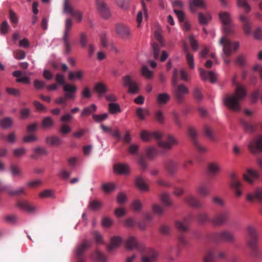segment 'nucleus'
Returning a JSON list of instances; mask_svg holds the SVG:
<instances>
[{
  "mask_svg": "<svg viewBox=\"0 0 262 262\" xmlns=\"http://www.w3.org/2000/svg\"><path fill=\"white\" fill-rule=\"evenodd\" d=\"M226 257V254L223 252L215 253L212 251H209L204 257V262H214L215 259H222Z\"/></svg>",
  "mask_w": 262,
  "mask_h": 262,
  "instance_id": "nucleus-23",
  "label": "nucleus"
},
{
  "mask_svg": "<svg viewBox=\"0 0 262 262\" xmlns=\"http://www.w3.org/2000/svg\"><path fill=\"white\" fill-rule=\"evenodd\" d=\"M8 193L11 195L21 196L26 195L27 192L25 188L20 187L17 190L8 191Z\"/></svg>",
  "mask_w": 262,
  "mask_h": 262,
  "instance_id": "nucleus-50",
  "label": "nucleus"
},
{
  "mask_svg": "<svg viewBox=\"0 0 262 262\" xmlns=\"http://www.w3.org/2000/svg\"><path fill=\"white\" fill-rule=\"evenodd\" d=\"M155 36L156 39L159 42V44L155 42L153 43L152 44L154 57L155 59H157L159 58V57L160 48L161 47H163L164 46V44L162 40V36L159 32L155 31Z\"/></svg>",
  "mask_w": 262,
  "mask_h": 262,
  "instance_id": "nucleus-17",
  "label": "nucleus"
},
{
  "mask_svg": "<svg viewBox=\"0 0 262 262\" xmlns=\"http://www.w3.org/2000/svg\"><path fill=\"white\" fill-rule=\"evenodd\" d=\"M83 76V72L81 71H78L75 72H70L69 73V78L71 80L75 79H80Z\"/></svg>",
  "mask_w": 262,
  "mask_h": 262,
  "instance_id": "nucleus-53",
  "label": "nucleus"
},
{
  "mask_svg": "<svg viewBox=\"0 0 262 262\" xmlns=\"http://www.w3.org/2000/svg\"><path fill=\"white\" fill-rule=\"evenodd\" d=\"M145 151L147 158L149 159H154L157 154L156 149L152 147H149L147 148Z\"/></svg>",
  "mask_w": 262,
  "mask_h": 262,
  "instance_id": "nucleus-54",
  "label": "nucleus"
},
{
  "mask_svg": "<svg viewBox=\"0 0 262 262\" xmlns=\"http://www.w3.org/2000/svg\"><path fill=\"white\" fill-rule=\"evenodd\" d=\"M161 200L165 206L170 207L172 206V202L168 194L166 193L162 194Z\"/></svg>",
  "mask_w": 262,
  "mask_h": 262,
  "instance_id": "nucleus-55",
  "label": "nucleus"
},
{
  "mask_svg": "<svg viewBox=\"0 0 262 262\" xmlns=\"http://www.w3.org/2000/svg\"><path fill=\"white\" fill-rule=\"evenodd\" d=\"M141 139L145 142H148L152 139L158 140V145L162 148L170 149L173 145L177 144L176 139L171 136H168L166 141L159 140L162 137V134L160 132H149L144 130L141 132L140 135Z\"/></svg>",
  "mask_w": 262,
  "mask_h": 262,
  "instance_id": "nucleus-2",
  "label": "nucleus"
},
{
  "mask_svg": "<svg viewBox=\"0 0 262 262\" xmlns=\"http://www.w3.org/2000/svg\"><path fill=\"white\" fill-rule=\"evenodd\" d=\"M91 257L93 259L96 260L98 262H106L107 260V257L98 250L93 253Z\"/></svg>",
  "mask_w": 262,
  "mask_h": 262,
  "instance_id": "nucleus-42",
  "label": "nucleus"
},
{
  "mask_svg": "<svg viewBox=\"0 0 262 262\" xmlns=\"http://www.w3.org/2000/svg\"><path fill=\"white\" fill-rule=\"evenodd\" d=\"M257 172L253 169H249L243 174L244 180L249 184H253L258 179Z\"/></svg>",
  "mask_w": 262,
  "mask_h": 262,
  "instance_id": "nucleus-24",
  "label": "nucleus"
},
{
  "mask_svg": "<svg viewBox=\"0 0 262 262\" xmlns=\"http://www.w3.org/2000/svg\"><path fill=\"white\" fill-rule=\"evenodd\" d=\"M135 184L141 190L146 191L148 190L147 186L145 183L144 179L141 177H138L135 180Z\"/></svg>",
  "mask_w": 262,
  "mask_h": 262,
  "instance_id": "nucleus-41",
  "label": "nucleus"
},
{
  "mask_svg": "<svg viewBox=\"0 0 262 262\" xmlns=\"http://www.w3.org/2000/svg\"><path fill=\"white\" fill-rule=\"evenodd\" d=\"M69 34L70 31L64 30L62 37V40L65 48V52L67 54H68L71 50V46L69 41Z\"/></svg>",
  "mask_w": 262,
  "mask_h": 262,
  "instance_id": "nucleus-33",
  "label": "nucleus"
},
{
  "mask_svg": "<svg viewBox=\"0 0 262 262\" xmlns=\"http://www.w3.org/2000/svg\"><path fill=\"white\" fill-rule=\"evenodd\" d=\"M71 132V128L67 124H62L59 128V132L62 135H67Z\"/></svg>",
  "mask_w": 262,
  "mask_h": 262,
  "instance_id": "nucleus-64",
  "label": "nucleus"
},
{
  "mask_svg": "<svg viewBox=\"0 0 262 262\" xmlns=\"http://www.w3.org/2000/svg\"><path fill=\"white\" fill-rule=\"evenodd\" d=\"M103 190L106 193H109L115 190V185L113 183H106L102 186Z\"/></svg>",
  "mask_w": 262,
  "mask_h": 262,
  "instance_id": "nucleus-60",
  "label": "nucleus"
},
{
  "mask_svg": "<svg viewBox=\"0 0 262 262\" xmlns=\"http://www.w3.org/2000/svg\"><path fill=\"white\" fill-rule=\"evenodd\" d=\"M192 218V216L191 215H189V216L184 217L181 221H176L175 224L176 228L182 232H186L188 231L189 230V225Z\"/></svg>",
  "mask_w": 262,
  "mask_h": 262,
  "instance_id": "nucleus-19",
  "label": "nucleus"
},
{
  "mask_svg": "<svg viewBox=\"0 0 262 262\" xmlns=\"http://www.w3.org/2000/svg\"><path fill=\"white\" fill-rule=\"evenodd\" d=\"M197 220L200 223H204L208 221L210 222L207 214L204 213H199L197 216Z\"/></svg>",
  "mask_w": 262,
  "mask_h": 262,
  "instance_id": "nucleus-63",
  "label": "nucleus"
},
{
  "mask_svg": "<svg viewBox=\"0 0 262 262\" xmlns=\"http://www.w3.org/2000/svg\"><path fill=\"white\" fill-rule=\"evenodd\" d=\"M240 20L244 24V31L247 34L251 33V24L250 20L245 16L242 15L240 16Z\"/></svg>",
  "mask_w": 262,
  "mask_h": 262,
  "instance_id": "nucleus-39",
  "label": "nucleus"
},
{
  "mask_svg": "<svg viewBox=\"0 0 262 262\" xmlns=\"http://www.w3.org/2000/svg\"><path fill=\"white\" fill-rule=\"evenodd\" d=\"M233 82L236 85L235 92L233 94L225 95L223 98L225 105L229 109L234 112L241 111V102L246 97L247 93L245 88L235 83V77Z\"/></svg>",
  "mask_w": 262,
  "mask_h": 262,
  "instance_id": "nucleus-1",
  "label": "nucleus"
},
{
  "mask_svg": "<svg viewBox=\"0 0 262 262\" xmlns=\"http://www.w3.org/2000/svg\"><path fill=\"white\" fill-rule=\"evenodd\" d=\"M188 136L190 138L191 141L199 152L204 153L207 151V149L201 145L198 141V133L196 129L193 127H190L187 131Z\"/></svg>",
  "mask_w": 262,
  "mask_h": 262,
  "instance_id": "nucleus-11",
  "label": "nucleus"
},
{
  "mask_svg": "<svg viewBox=\"0 0 262 262\" xmlns=\"http://www.w3.org/2000/svg\"><path fill=\"white\" fill-rule=\"evenodd\" d=\"M247 200L250 202L258 201L261 202L262 201V189L258 187L256 188L253 194L248 193Z\"/></svg>",
  "mask_w": 262,
  "mask_h": 262,
  "instance_id": "nucleus-27",
  "label": "nucleus"
},
{
  "mask_svg": "<svg viewBox=\"0 0 262 262\" xmlns=\"http://www.w3.org/2000/svg\"><path fill=\"white\" fill-rule=\"evenodd\" d=\"M158 256L157 253L154 250L148 249L141 257V262H153Z\"/></svg>",
  "mask_w": 262,
  "mask_h": 262,
  "instance_id": "nucleus-25",
  "label": "nucleus"
},
{
  "mask_svg": "<svg viewBox=\"0 0 262 262\" xmlns=\"http://www.w3.org/2000/svg\"><path fill=\"white\" fill-rule=\"evenodd\" d=\"M121 243V238L119 236H115L112 238L111 244L107 248L110 251H112L115 248L118 247Z\"/></svg>",
  "mask_w": 262,
  "mask_h": 262,
  "instance_id": "nucleus-40",
  "label": "nucleus"
},
{
  "mask_svg": "<svg viewBox=\"0 0 262 262\" xmlns=\"http://www.w3.org/2000/svg\"><path fill=\"white\" fill-rule=\"evenodd\" d=\"M199 23L203 25H206L211 20V17L209 13L204 14L200 12L198 14Z\"/></svg>",
  "mask_w": 262,
  "mask_h": 262,
  "instance_id": "nucleus-43",
  "label": "nucleus"
},
{
  "mask_svg": "<svg viewBox=\"0 0 262 262\" xmlns=\"http://www.w3.org/2000/svg\"><path fill=\"white\" fill-rule=\"evenodd\" d=\"M96 110V105L93 104L88 107H85L82 112L81 113V117L88 116H89L94 112H95Z\"/></svg>",
  "mask_w": 262,
  "mask_h": 262,
  "instance_id": "nucleus-45",
  "label": "nucleus"
},
{
  "mask_svg": "<svg viewBox=\"0 0 262 262\" xmlns=\"http://www.w3.org/2000/svg\"><path fill=\"white\" fill-rule=\"evenodd\" d=\"M250 152L254 155H258L262 152V136L259 135L253 138L248 144Z\"/></svg>",
  "mask_w": 262,
  "mask_h": 262,
  "instance_id": "nucleus-8",
  "label": "nucleus"
},
{
  "mask_svg": "<svg viewBox=\"0 0 262 262\" xmlns=\"http://www.w3.org/2000/svg\"><path fill=\"white\" fill-rule=\"evenodd\" d=\"M63 90L66 92L65 95L67 97L73 99L75 98V93L77 88L75 85L66 83L63 86Z\"/></svg>",
  "mask_w": 262,
  "mask_h": 262,
  "instance_id": "nucleus-29",
  "label": "nucleus"
},
{
  "mask_svg": "<svg viewBox=\"0 0 262 262\" xmlns=\"http://www.w3.org/2000/svg\"><path fill=\"white\" fill-rule=\"evenodd\" d=\"M46 141L47 144L53 146H59L62 143L61 139L55 136L47 137Z\"/></svg>",
  "mask_w": 262,
  "mask_h": 262,
  "instance_id": "nucleus-37",
  "label": "nucleus"
},
{
  "mask_svg": "<svg viewBox=\"0 0 262 262\" xmlns=\"http://www.w3.org/2000/svg\"><path fill=\"white\" fill-rule=\"evenodd\" d=\"M139 146L137 144H132L128 148V151L131 155H137L138 157V163L142 170H145L147 167V164L144 156L138 154Z\"/></svg>",
  "mask_w": 262,
  "mask_h": 262,
  "instance_id": "nucleus-13",
  "label": "nucleus"
},
{
  "mask_svg": "<svg viewBox=\"0 0 262 262\" xmlns=\"http://www.w3.org/2000/svg\"><path fill=\"white\" fill-rule=\"evenodd\" d=\"M94 89L96 92L99 94H104L107 91V88L105 85L102 82L96 83Z\"/></svg>",
  "mask_w": 262,
  "mask_h": 262,
  "instance_id": "nucleus-47",
  "label": "nucleus"
},
{
  "mask_svg": "<svg viewBox=\"0 0 262 262\" xmlns=\"http://www.w3.org/2000/svg\"><path fill=\"white\" fill-rule=\"evenodd\" d=\"M193 95L195 101H196L198 103H200L203 99V95L201 92V91L198 88H195L194 89L193 92Z\"/></svg>",
  "mask_w": 262,
  "mask_h": 262,
  "instance_id": "nucleus-52",
  "label": "nucleus"
},
{
  "mask_svg": "<svg viewBox=\"0 0 262 262\" xmlns=\"http://www.w3.org/2000/svg\"><path fill=\"white\" fill-rule=\"evenodd\" d=\"M116 5L122 9H127L129 7V0H116Z\"/></svg>",
  "mask_w": 262,
  "mask_h": 262,
  "instance_id": "nucleus-56",
  "label": "nucleus"
},
{
  "mask_svg": "<svg viewBox=\"0 0 262 262\" xmlns=\"http://www.w3.org/2000/svg\"><path fill=\"white\" fill-rule=\"evenodd\" d=\"M107 113H104L101 115H93L92 117L94 120L97 122H101L108 118Z\"/></svg>",
  "mask_w": 262,
  "mask_h": 262,
  "instance_id": "nucleus-59",
  "label": "nucleus"
},
{
  "mask_svg": "<svg viewBox=\"0 0 262 262\" xmlns=\"http://www.w3.org/2000/svg\"><path fill=\"white\" fill-rule=\"evenodd\" d=\"M115 31L119 37L124 39H128L132 36L130 27L122 23L117 24L115 25Z\"/></svg>",
  "mask_w": 262,
  "mask_h": 262,
  "instance_id": "nucleus-10",
  "label": "nucleus"
},
{
  "mask_svg": "<svg viewBox=\"0 0 262 262\" xmlns=\"http://www.w3.org/2000/svg\"><path fill=\"white\" fill-rule=\"evenodd\" d=\"M230 212L225 209L215 215L211 220L210 222L214 226H221L227 223Z\"/></svg>",
  "mask_w": 262,
  "mask_h": 262,
  "instance_id": "nucleus-9",
  "label": "nucleus"
},
{
  "mask_svg": "<svg viewBox=\"0 0 262 262\" xmlns=\"http://www.w3.org/2000/svg\"><path fill=\"white\" fill-rule=\"evenodd\" d=\"M220 44L223 47V58L224 62L228 64L230 60L227 57L231 55L232 51L236 52L238 50L239 43L238 41L232 42L226 36H224L220 40Z\"/></svg>",
  "mask_w": 262,
  "mask_h": 262,
  "instance_id": "nucleus-4",
  "label": "nucleus"
},
{
  "mask_svg": "<svg viewBox=\"0 0 262 262\" xmlns=\"http://www.w3.org/2000/svg\"><path fill=\"white\" fill-rule=\"evenodd\" d=\"M200 73L203 80L209 79L211 82H214L216 81V76L212 71H206L201 69Z\"/></svg>",
  "mask_w": 262,
  "mask_h": 262,
  "instance_id": "nucleus-31",
  "label": "nucleus"
},
{
  "mask_svg": "<svg viewBox=\"0 0 262 262\" xmlns=\"http://www.w3.org/2000/svg\"><path fill=\"white\" fill-rule=\"evenodd\" d=\"M96 6L98 13L104 19H108L111 16L109 7L103 0H96Z\"/></svg>",
  "mask_w": 262,
  "mask_h": 262,
  "instance_id": "nucleus-14",
  "label": "nucleus"
},
{
  "mask_svg": "<svg viewBox=\"0 0 262 262\" xmlns=\"http://www.w3.org/2000/svg\"><path fill=\"white\" fill-rule=\"evenodd\" d=\"M240 122L246 132L253 133L256 131L258 127L257 125L247 122L244 119H241Z\"/></svg>",
  "mask_w": 262,
  "mask_h": 262,
  "instance_id": "nucleus-32",
  "label": "nucleus"
},
{
  "mask_svg": "<svg viewBox=\"0 0 262 262\" xmlns=\"http://www.w3.org/2000/svg\"><path fill=\"white\" fill-rule=\"evenodd\" d=\"M189 92L188 89L183 84H180L174 90V95L177 101L181 103L184 100V96Z\"/></svg>",
  "mask_w": 262,
  "mask_h": 262,
  "instance_id": "nucleus-20",
  "label": "nucleus"
},
{
  "mask_svg": "<svg viewBox=\"0 0 262 262\" xmlns=\"http://www.w3.org/2000/svg\"><path fill=\"white\" fill-rule=\"evenodd\" d=\"M198 193L203 197H205L210 194V191L207 184H201L196 188Z\"/></svg>",
  "mask_w": 262,
  "mask_h": 262,
  "instance_id": "nucleus-35",
  "label": "nucleus"
},
{
  "mask_svg": "<svg viewBox=\"0 0 262 262\" xmlns=\"http://www.w3.org/2000/svg\"><path fill=\"white\" fill-rule=\"evenodd\" d=\"M114 172L120 174L127 175L129 173V167L127 164L117 163L114 166Z\"/></svg>",
  "mask_w": 262,
  "mask_h": 262,
  "instance_id": "nucleus-28",
  "label": "nucleus"
},
{
  "mask_svg": "<svg viewBox=\"0 0 262 262\" xmlns=\"http://www.w3.org/2000/svg\"><path fill=\"white\" fill-rule=\"evenodd\" d=\"M185 201L190 206L195 208H202L203 203L193 195H189L185 199Z\"/></svg>",
  "mask_w": 262,
  "mask_h": 262,
  "instance_id": "nucleus-26",
  "label": "nucleus"
},
{
  "mask_svg": "<svg viewBox=\"0 0 262 262\" xmlns=\"http://www.w3.org/2000/svg\"><path fill=\"white\" fill-rule=\"evenodd\" d=\"M54 121L51 117H46L42 121L41 126L44 129H47L53 127Z\"/></svg>",
  "mask_w": 262,
  "mask_h": 262,
  "instance_id": "nucleus-44",
  "label": "nucleus"
},
{
  "mask_svg": "<svg viewBox=\"0 0 262 262\" xmlns=\"http://www.w3.org/2000/svg\"><path fill=\"white\" fill-rule=\"evenodd\" d=\"M204 132L205 135L210 140L214 141L215 140V136L212 132L211 128L208 126H205L204 127Z\"/></svg>",
  "mask_w": 262,
  "mask_h": 262,
  "instance_id": "nucleus-61",
  "label": "nucleus"
},
{
  "mask_svg": "<svg viewBox=\"0 0 262 262\" xmlns=\"http://www.w3.org/2000/svg\"><path fill=\"white\" fill-rule=\"evenodd\" d=\"M247 232L246 241L250 250V255L254 258H257L260 254L257 232L254 227L248 226L247 227Z\"/></svg>",
  "mask_w": 262,
  "mask_h": 262,
  "instance_id": "nucleus-3",
  "label": "nucleus"
},
{
  "mask_svg": "<svg viewBox=\"0 0 262 262\" xmlns=\"http://www.w3.org/2000/svg\"><path fill=\"white\" fill-rule=\"evenodd\" d=\"M125 246L128 250L136 249L141 253L145 250V246L143 244L138 243L136 237L130 236L125 241Z\"/></svg>",
  "mask_w": 262,
  "mask_h": 262,
  "instance_id": "nucleus-12",
  "label": "nucleus"
},
{
  "mask_svg": "<svg viewBox=\"0 0 262 262\" xmlns=\"http://www.w3.org/2000/svg\"><path fill=\"white\" fill-rule=\"evenodd\" d=\"M206 5L204 0H190L189 1V8L191 11L195 12L197 8L204 9Z\"/></svg>",
  "mask_w": 262,
  "mask_h": 262,
  "instance_id": "nucleus-30",
  "label": "nucleus"
},
{
  "mask_svg": "<svg viewBox=\"0 0 262 262\" xmlns=\"http://www.w3.org/2000/svg\"><path fill=\"white\" fill-rule=\"evenodd\" d=\"M164 168L170 176H173L179 168V162L174 159H168L164 162Z\"/></svg>",
  "mask_w": 262,
  "mask_h": 262,
  "instance_id": "nucleus-16",
  "label": "nucleus"
},
{
  "mask_svg": "<svg viewBox=\"0 0 262 262\" xmlns=\"http://www.w3.org/2000/svg\"><path fill=\"white\" fill-rule=\"evenodd\" d=\"M123 85L128 88L129 93L135 94L139 93V88L137 83L133 81L129 75H126L123 77Z\"/></svg>",
  "mask_w": 262,
  "mask_h": 262,
  "instance_id": "nucleus-15",
  "label": "nucleus"
},
{
  "mask_svg": "<svg viewBox=\"0 0 262 262\" xmlns=\"http://www.w3.org/2000/svg\"><path fill=\"white\" fill-rule=\"evenodd\" d=\"M34 154L31 157L33 159H36L38 156L47 155L48 153V150L43 147L38 146L33 149Z\"/></svg>",
  "mask_w": 262,
  "mask_h": 262,
  "instance_id": "nucleus-36",
  "label": "nucleus"
},
{
  "mask_svg": "<svg viewBox=\"0 0 262 262\" xmlns=\"http://www.w3.org/2000/svg\"><path fill=\"white\" fill-rule=\"evenodd\" d=\"M170 99V96L167 93H160L157 96V102L160 105L165 104L169 101Z\"/></svg>",
  "mask_w": 262,
  "mask_h": 262,
  "instance_id": "nucleus-34",
  "label": "nucleus"
},
{
  "mask_svg": "<svg viewBox=\"0 0 262 262\" xmlns=\"http://www.w3.org/2000/svg\"><path fill=\"white\" fill-rule=\"evenodd\" d=\"M207 169L208 174L211 177H214L220 173L221 171V167L219 163L213 161L208 164Z\"/></svg>",
  "mask_w": 262,
  "mask_h": 262,
  "instance_id": "nucleus-22",
  "label": "nucleus"
},
{
  "mask_svg": "<svg viewBox=\"0 0 262 262\" xmlns=\"http://www.w3.org/2000/svg\"><path fill=\"white\" fill-rule=\"evenodd\" d=\"M91 246L90 242L87 240L84 241L82 243L77 246L75 250V257H81L85 258L84 253Z\"/></svg>",
  "mask_w": 262,
  "mask_h": 262,
  "instance_id": "nucleus-21",
  "label": "nucleus"
},
{
  "mask_svg": "<svg viewBox=\"0 0 262 262\" xmlns=\"http://www.w3.org/2000/svg\"><path fill=\"white\" fill-rule=\"evenodd\" d=\"M212 239L216 242H223L233 243L235 241L233 234L228 230H223L219 232L213 233Z\"/></svg>",
  "mask_w": 262,
  "mask_h": 262,
  "instance_id": "nucleus-6",
  "label": "nucleus"
},
{
  "mask_svg": "<svg viewBox=\"0 0 262 262\" xmlns=\"http://www.w3.org/2000/svg\"><path fill=\"white\" fill-rule=\"evenodd\" d=\"M136 115L141 120L145 119V116L149 115L148 110L142 107H138L136 110Z\"/></svg>",
  "mask_w": 262,
  "mask_h": 262,
  "instance_id": "nucleus-46",
  "label": "nucleus"
},
{
  "mask_svg": "<svg viewBox=\"0 0 262 262\" xmlns=\"http://www.w3.org/2000/svg\"><path fill=\"white\" fill-rule=\"evenodd\" d=\"M10 171L12 176L22 178L23 173L20 168L16 165L12 164L10 166Z\"/></svg>",
  "mask_w": 262,
  "mask_h": 262,
  "instance_id": "nucleus-38",
  "label": "nucleus"
},
{
  "mask_svg": "<svg viewBox=\"0 0 262 262\" xmlns=\"http://www.w3.org/2000/svg\"><path fill=\"white\" fill-rule=\"evenodd\" d=\"M16 206L20 210L29 213H34L37 210V207L36 206H33L28 201L25 200L18 201L16 203Z\"/></svg>",
  "mask_w": 262,
  "mask_h": 262,
  "instance_id": "nucleus-18",
  "label": "nucleus"
},
{
  "mask_svg": "<svg viewBox=\"0 0 262 262\" xmlns=\"http://www.w3.org/2000/svg\"><path fill=\"white\" fill-rule=\"evenodd\" d=\"M89 207L92 210L96 211L102 207V204L97 200H93L90 202Z\"/></svg>",
  "mask_w": 262,
  "mask_h": 262,
  "instance_id": "nucleus-57",
  "label": "nucleus"
},
{
  "mask_svg": "<svg viewBox=\"0 0 262 262\" xmlns=\"http://www.w3.org/2000/svg\"><path fill=\"white\" fill-rule=\"evenodd\" d=\"M13 120L10 117H7L0 120V126L3 128H8L12 126Z\"/></svg>",
  "mask_w": 262,
  "mask_h": 262,
  "instance_id": "nucleus-49",
  "label": "nucleus"
},
{
  "mask_svg": "<svg viewBox=\"0 0 262 262\" xmlns=\"http://www.w3.org/2000/svg\"><path fill=\"white\" fill-rule=\"evenodd\" d=\"M141 73L143 76L147 78L152 77L153 73L150 71L146 66H143L141 68Z\"/></svg>",
  "mask_w": 262,
  "mask_h": 262,
  "instance_id": "nucleus-58",
  "label": "nucleus"
},
{
  "mask_svg": "<svg viewBox=\"0 0 262 262\" xmlns=\"http://www.w3.org/2000/svg\"><path fill=\"white\" fill-rule=\"evenodd\" d=\"M74 11L70 0H64L63 5V12L64 13L72 14Z\"/></svg>",
  "mask_w": 262,
  "mask_h": 262,
  "instance_id": "nucleus-48",
  "label": "nucleus"
},
{
  "mask_svg": "<svg viewBox=\"0 0 262 262\" xmlns=\"http://www.w3.org/2000/svg\"><path fill=\"white\" fill-rule=\"evenodd\" d=\"M108 111L112 114H115L121 112L120 106L117 103H110L108 105Z\"/></svg>",
  "mask_w": 262,
  "mask_h": 262,
  "instance_id": "nucleus-51",
  "label": "nucleus"
},
{
  "mask_svg": "<svg viewBox=\"0 0 262 262\" xmlns=\"http://www.w3.org/2000/svg\"><path fill=\"white\" fill-rule=\"evenodd\" d=\"M230 178L231 180L230 186L235 196L239 198L243 195V184L238 179L236 174L235 173L230 174Z\"/></svg>",
  "mask_w": 262,
  "mask_h": 262,
  "instance_id": "nucleus-7",
  "label": "nucleus"
},
{
  "mask_svg": "<svg viewBox=\"0 0 262 262\" xmlns=\"http://www.w3.org/2000/svg\"><path fill=\"white\" fill-rule=\"evenodd\" d=\"M237 3L238 6L244 8L246 12H248L250 11V7L247 3L246 0H237Z\"/></svg>",
  "mask_w": 262,
  "mask_h": 262,
  "instance_id": "nucleus-62",
  "label": "nucleus"
},
{
  "mask_svg": "<svg viewBox=\"0 0 262 262\" xmlns=\"http://www.w3.org/2000/svg\"><path fill=\"white\" fill-rule=\"evenodd\" d=\"M219 17L223 24V29L226 34H232L234 26L231 21L230 14L226 12H221L219 13Z\"/></svg>",
  "mask_w": 262,
  "mask_h": 262,
  "instance_id": "nucleus-5",
  "label": "nucleus"
}]
</instances>
